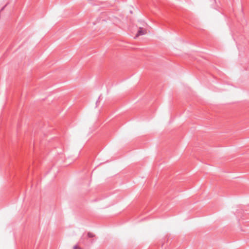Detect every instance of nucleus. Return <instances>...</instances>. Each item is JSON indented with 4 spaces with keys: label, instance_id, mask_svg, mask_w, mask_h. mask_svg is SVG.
I'll return each mask as SVG.
<instances>
[{
    "label": "nucleus",
    "instance_id": "nucleus-1",
    "mask_svg": "<svg viewBox=\"0 0 249 249\" xmlns=\"http://www.w3.org/2000/svg\"><path fill=\"white\" fill-rule=\"evenodd\" d=\"M146 33V31L145 30L143 29L142 28L140 27L139 29V30L138 31V33L136 35V37H137L139 36L143 35L145 34Z\"/></svg>",
    "mask_w": 249,
    "mask_h": 249
},
{
    "label": "nucleus",
    "instance_id": "nucleus-2",
    "mask_svg": "<svg viewBox=\"0 0 249 249\" xmlns=\"http://www.w3.org/2000/svg\"><path fill=\"white\" fill-rule=\"evenodd\" d=\"M87 236L88 238H92L95 237V234H94L93 233L89 232L87 234Z\"/></svg>",
    "mask_w": 249,
    "mask_h": 249
},
{
    "label": "nucleus",
    "instance_id": "nucleus-3",
    "mask_svg": "<svg viewBox=\"0 0 249 249\" xmlns=\"http://www.w3.org/2000/svg\"><path fill=\"white\" fill-rule=\"evenodd\" d=\"M73 249H82L80 247H78V245H75L73 247Z\"/></svg>",
    "mask_w": 249,
    "mask_h": 249
},
{
    "label": "nucleus",
    "instance_id": "nucleus-4",
    "mask_svg": "<svg viewBox=\"0 0 249 249\" xmlns=\"http://www.w3.org/2000/svg\"><path fill=\"white\" fill-rule=\"evenodd\" d=\"M83 237L84 235H83L81 239V242L83 244H85L84 241L83 240Z\"/></svg>",
    "mask_w": 249,
    "mask_h": 249
},
{
    "label": "nucleus",
    "instance_id": "nucleus-5",
    "mask_svg": "<svg viewBox=\"0 0 249 249\" xmlns=\"http://www.w3.org/2000/svg\"><path fill=\"white\" fill-rule=\"evenodd\" d=\"M6 6V5H5L4 6H3L0 10V11H2L4 10V8L5 7V6Z\"/></svg>",
    "mask_w": 249,
    "mask_h": 249
}]
</instances>
